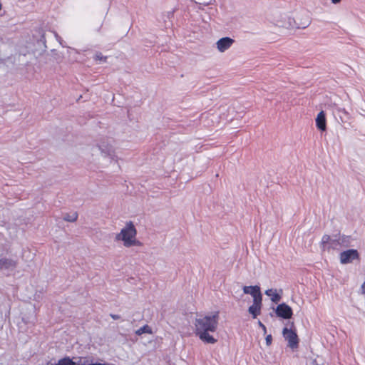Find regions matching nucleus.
Instances as JSON below:
<instances>
[{"mask_svg":"<svg viewBox=\"0 0 365 365\" xmlns=\"http://www.w3.org/2000/svg\"><path fill=\"white\" fill-rule=\"evenodd\" d=\"M218 321V312L197 315L194 322L196 335L205 343L212 344L216 343L217 339L214 338L212 334L216 331Z\"/></svg>","mask_w":365,"mask_h":365,"instance_id":"1","label":"nucleus"},{"mask_svg":"<svg viewBox=\"0 0 365 365\" xmlns=\"http://www.w3.org/2000/svg\"><path fill=\"white\" fill-rule=\"evenodd\" d=\"M115 240L122 242L123 245L127 248L142 245L137 238V230L131 221L126 222L125 226L115 235Z\"/></svg>","mask_w":365,"mask_h":365,"instance_id":"2","label":"nucleus"},{"mask_svg":"<svg viewBox=\"0 0 365 365\" xmlns=\"http://www.w3.org/2000/svg\"><path fill=\"white\" fill-rule=\"evenodd\" d=\"M272 21L278 27L284 29L306 28L310 24L307 18L302 24H297L295 20L287 14L275 13L272 16Z\"/></svg>","mask_w":365,"mask_h":365,"instance_id":"3","label":"nucleus"},{"mask_svg":"<svg viewBox=\"0 0 365 365\" xmlns=\"http://www.w3.org/2000/svg\"><path fill=\"white\" fill-rule=\"evenodd\" d=\"M93 161L102 167L108 166L113 159V151L110 148L98 146L93 148Z\"/></svg>","mask_w":365,"mask_h":365,"instance_id":"4","label":"nucleus"},{"mask_svg":"<svg viewBox=\"0 0 365 365\" xmlns=\"http://www.w3.org/2000/svg\"><path fill=\"white\" fill-rule=\"evenodd\" d=\"M282 334L286 341L288 342V346L292 349H297L299 344V339L296 332L287 327L283 329Z\"/></svg>","mask_w":365,"mask_h":365,"instance_id":"5","label":"nucleus"},{"mask_svg":"<svg viewBox=\"0 0 365 365\" xmlns=\"http://www.w3.org/2000/svg\"><path fill=\"white\" fill-rule=\"evenodd\" d=\"M16 268V262L7 258L0 259V270L6 275L12 274Z\"/></svg>","mask_w":365,"mask_h":365,"instance_id":"6","label":"nucleus"},{"mask_svg":"<svg viewBox=\"0 0 365 365\" xmlns=\"http://www.w3.org/2000/svg\"><path fill=\"white\" fill-rule=\"evenodd\" d=\"M359 258V253L356 250H348L340 254V262L343 264L352 262L354 259Z\"/></svg>","mask_w":365,"mask_h":365,"instance_id":"7","label":"nucleus"},{"mask_svg":"<svg viewBox=\"0 0 365 365\" xmlns=\"http://www.w3.org/2000/svg\"><path fill=\"white\" fill-rule=\"evenodd\" d=\"M275 312L277 317L284 319H290L293 314L292 308L285 303L279 304Z\"/></svg>","mask_w":365,"mask_h":365,"instance_id":"8","label":"nucleus"},{"mask_svg":"<svg viewBox=\"0 0 365 365\" xmlns=\"http://www.w3.org/2000/svg\"><path fill=\"white\" fill-rule=\"evenodd\" d=\"M234 43V40L230 37H223L216 42L217 50L223 53L228 50Z\"/></svg>","mask_w":365,"mask_h":365,"instance_id":"9","label":"nucleus"},{"mask_svg":"<svg viewBox=\"0 0 365 365\" xmlns=\"http://www.w3.org/2000/svg\"><path fill=\"white\" fill-rule=\"evenodd\" d=\"M243 292L245 294H250L252 297L253 300L255 299H262L259 286H245L243 287Z\"/></svg>","mask_w":365,"mask_h":365,"instance_id":"10","label":"nucleus"},{"mask_svg":"<svg viewBox=\"0 0 365 365\" xmlns=\"http://www.w3.org/2000/svg\"><path fill=\"white\" fill-rule=\"evenodd\" d=\"M262 299H255L253 304L249 307L248 312L253 318H256L261 312Z\"/></svg>","mask_w":365,"mask_h":365,"instance_id":"11","label":"nucleus"},{"mask_svg":"<svg viewBox=\"0 0 365 365\" xmlns=\"http://www.w3.org/2000/svg\"><path fill=\"white\" fill-rule=\"evenodd\" d=\"M282 290L276 289H269L265 291V294L270 298L272 302L278 303L282 298Z\"/></svg>","mask_w":365,"mask_h":365,"instance_id":"12","label":"nucleus"},{"mask_svg":"<svg viewBox=\"0 0 365 365\" xmlns=\"http://www.w3.org/2000/svg\"><path fill=\"white\" fill-rule=\"evenodd\" d=\"M315 121H316V125L318 129H319L322 131L326 130L327 122H326L325 113L324 111H321L318 113Z\"/></svg>","mask_w":365,"mask_h":365,"instance_id":"13","label":"nucleus"},{"mask_svg":"<svg viewBox=\"0 0 365 365\" xmlns=\"http://www.w3.org/2000/svg\"><path fill=\"white\" fill-rule=\"evenodd\" d=\"M336 240H331L329 235H324L322 239V245L324 249H329L330 247L336 248Z\"/></svg>","mask_w":365,"mask_h":365,"instance_id":"14","label":"nucleus"},{"mask_svg":"<svg viewBox=\"0 0 365 365\" xmlns=\"http://www.w3.org/2000/svg\"><path fill=\"white\" fill-rule=\"evenodd\" d=\"M336 243L335 245H339L343 247H348L349 245L350 242V237H339L338 240H335Z\"/></svg>","mask_w":365,"mask_h":365,"instance_id":"15","label":"nucleus"},{"mask_svg":"<svg viewBox=\"0 0 365 365\" xmlns=\"http://www.w3.org/2000/svg\"><path fill=\"white\" fill-rule=\"evenodd\" d=\"M56 365H76V363L69 358H64L59 360Z\"/></svg>","mask_w":365,"mask_h":365,"instance_id":"16","label":"nucleus"},{"mask_svg":"<svg viewBox=\"0 0 365 365\" xmlns=\"http://www.w3.org/2000/svg\"><path fill=\"white\" fill-rule=\"evenodd\" d=\"M143 333H151L150 329L148 326H143L135 331L137 335H141Z\"/></svg>","mask_w":365,"mask_h":365,"instance_id":"17","label":"nucleus"},{"mask_svg":"<svg viewBox=\"0 0 365 365\" xmlns=\"http://www.w3.org/2000/svg\"><path fill=\"white\" fill-rule=\"evenodd\" d=\"M77 217H78L77 214L76 212H73L71 215H67L66 216H65L64 220L68 222H74L76 220Z\"/></svg>","mask_w":365,"mask_h":365,"instance_id":"18","label":"nucleus"},{"mask_svg":"<svg viewBox=\"0 0 365 365\" xmlns=\"http://www.w3.org/2000/svg\"><path fill=\"white\" fill-rule=\"evenodd\" d=\"M94 59L100 62H105L106 61V56H103L101 53H97L94 56Z\"/></svg>","mask_w":365,"mask_h":365,"instance_id":"19","label":"nucleus"},{"mask_svg":"<svg viewBox=\"0 0 365 365\" xmlns=\"http://www.w3.org/2000/svg\"><path fill=\"white\" fill-rule=\"evenodd\" d=\"M266 344L267 346H269L272 344V335L269 334L265 338Z\"/></svg>","mask_w":365,"mask_h":365,"instance_id":"20","label":"nucleus"},{"mask_svg":"<svg viewBox=\"0 0 365 365\" xmlns=\"http://www.w3.org/2000/svg\"><path fill=\"white\" fill-rule=\"evenodd\" d=\"M259 326L261 327V329H262L264 334L267 333V329L266 327L260 322H258Z\"/></svg>","mask_w":365,"mask_h":365,"instance_id":"21","label":"nucleus"},{"mask_svg":"<svg viewBox=\"0 0 365 365\" xmlns=\"http://www.w3.org/2000/svg\"><path fill=\"white\" fill-rule=\"evenodd\" d=\"M361 293L365 295V282L361 285Z\"/></svg>","mask_w":365,"mask_h":365,"instance_id":"22","label":"nucleus"},{"mask_svg":"<svg viewBox=\"0 0 365 365\" xmlns=\"http://www.w3.org/2000/svg\"><path fill=\"white\" fill-rule=\"evenodd\" d=\"M308 365H319L317 361V359H312L311 361L308 364Z\"/></svg>","mask_w":365,"mask_h":365,"instance_id":"23","label":"nucleus"},{"mask_svg":"<svg viewBox=\"0 0 365 365\" xmlns=\"http://www.w3.org/2000/svg\"><path fill=\"white\" fill-rule=\"evenodd\" d=\"M110 317L114 320L120 319V316L118 314H110Z\"/></svg>","mask_w":365,"mask_h":365,"instance_id":"24","label":"nucleus"},{"mask_svg":"<svg viewBox=\"0 0 365 365\" xmlns=\"http://www.w3.org/2000/svg\"><path fill=\"white\" fill-rule=\"evenodd\" d=\"M331 2L334 4L339 3L341 0H331Z\"/></svg>","mask_w":365,"mask_h":365,"instance_id":"25","label":"nucleus"},{"mask_svg":"<svg viewBox=\"0 0 365 365\" xmlns=\"http://www.w3.org/2000/svg\"><path fill=\"white\" fill-rule=\"evenodd\" d=\"M55 36L56 38V39L61 43L60 40H61V38L55 33Z\"/></svg>","mask_w":365,"mask_h":365,"instance_id":"26","label":"nucleus"}]
</instances>
